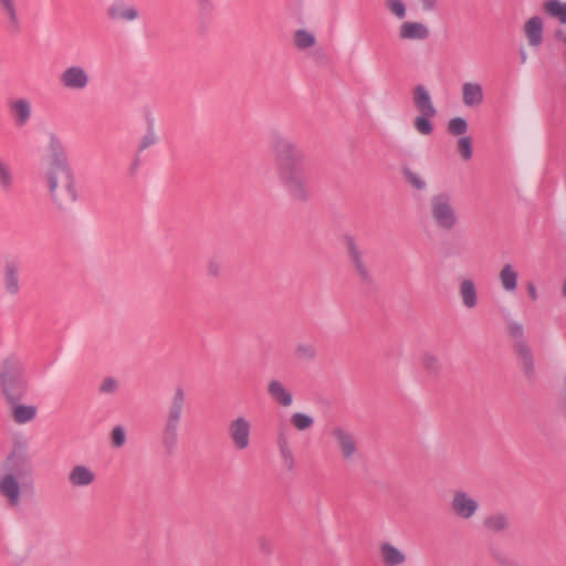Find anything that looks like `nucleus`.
<instances>
[{
    "label": "nucleus",
    "instance_id": "obj_15",
    "mask_svg": "<svg viewBox=\"0 0 566 566\" xmlns=\"http://www.w3.org/2000/svg\"><path fill=\"white\" fill-rule=\"evenodd\" d=\"M412 104L417 114L427 116H436L438 114L429 91L421 84L412 90Z\"/></svg>",
    "mask_w": 566,
    "mask_h": 566
},
{
    "label": "nucleus",
    "instance_id": "obj_39",
    "mask_svg": "<svg viewBox=\"0 0 566 566\" xmlns=\"http://www.w3.org/2000/svg\"><path fill=\"white\" fill-rule=\"evenodd\" d=\"M468 130V122L463 117H453L448 122V132L454 136H461Z\"/></svg>",
    "mask_w": 566,
    "mask_h": 566
},
{
    "label": "nucleus",
    "instance_id": "obj_16",
    "mask_svg": "<svg viewBox=\"0 0 566 566\" xmlns=\"http://www.w3.org/2000/svg\"><path fill=\"white\" fill-rule=\"evenodd\" d=\"M2 283L7 295L15 296L20 293V268L14 261H7L4 263Z\"/></svg>",
    "mask_w": 566,
    "mask_h": 566
},
{
    "label": "nucleus",
    "instance_id": "obj_38",
    "mask_svg": "<svg viewBox=\"0 0 566 566\" xmlns=\"http://www.w3.org/2000/svg\"><path fill=\"white\" fill-rule=\"evenodd\" d=\"M295 354L300 359L311 361L316 358L317 350L315 346L310 343H300L296 345Z\"/></svg>",
    "mask_w": 566,
    "mask_h": 566
},
{
    "label": "nucleus",
    "instance_id": "obj_35",
    "mask_svg": "<svg viewBox=\"0 0 566 566\" xmlns=\"http://www.w3.org/2000/svg\"><path fill=\"white\" fill-rule=\"evenodd\" d=\"M291 424L298 431H305L314 426V418L304 412H294L291 416Z\"/></svg>",
    "mask_w": 566,
    "mask_h": 566
},
{
    "label": "nucleus",
    "instance_id": "obj_47",
    "mask_svg": "<svg viewBox=\"0 0 566 566\" xmlns=\"http://www.w3.org/2000/svg\"><path fill=\"white\" fill-rule=\"evenodd\" d=\"M420 3H421V7H422V10L428 12V11H431L436 8L437 6V0H420Z\"/></svg>",
    "mask_w": 566,
    "mask_h": 566
},
{
    "label": "nucleus",
    "instance_id": "obj_6",
    "mask_svg": "<svg viewBox=\"0 0 566 566\" xmlns=\"http://www.w3.org/2000/svg\"><path fill=\"white\" fill-rule=\"evenodd\" d=\"M329 437L344 462L354 463L360 457L359 438L348 426H333L329 430Z\"/></svg>",
    "mask_w": 566,
    "mask_h": 566
},
{
    "label": "nucleus",
    "instance_id": "obj_11",
    "mask_svg": "<svg viewBox=\"0 0 566 566\" xmlns=\"http://www.w3.org/2000/svg\"><path fill=\"white\" fill-rule=\"evenodd\" d=\"M346 252L349 259V262L356 273V275L365 283L371 282L370 271L364 260V255L361 250L359 249L355 238L350 234H346L343 238Z\"/></svg>",
    "mask_w": 566,
    "mask_h": 566
},
{
    "label": "nucleus",
    "instance_id": "obj_31",
    "mask_svg": "<svg viewBox=\"0 0 566 566\" xmlns=\"http://www.w3.org/2000/svg\"><path fill=\"white\" fill-rule=\"evenodd\" d=\"M543 8L549 17L556 18L560 23L566 24V2L547 0L544 2Z\"/></svg>",
    "mask_w": 566,
    "mask_h": 566
},
{
    "label": "nucleus",
    "instance_id": "obj_48",
    "mask_svg": "<svg viewBox=\"0 0 566 566\" xmlns=\"http://www.w3.org/2000/svg\"><path fill=\"white\" fill-rule=\"evenodd\" d=\"M527 293H528V296L533 300V301H536L537 297H538V293H537V289L535 286L534 283L530 282L527 284Z\"/></svg>",
    "mask_w": 566,
    "mask_h": 566
},
{
    "label": "nucleus",
    "instance_id": "obj_29",
    "mask_svg": "<svg viewBox=\"0 0 566 566\" xmlns=\"http://www.w3.org/2000/svg\"><path fill=\"white\" fill-rule=\"evenodd\" d=\"M292 42L297 50L305 51L316 44V36L306 29H296L293 33Z\"/></svg>",
    "mask_w": 566,
    "mask_h": 566
},
{
    "label": "nucleus",
    "instance_id": "obj_33",
    "mask_svg": "<svg viewBox=\"0 0 566 566\" xmlns=\"http://www.w3.org/2000/svg\"><path fill=\"white\" fill-rule=\"evenodd\" d=\"M434 116H427V115H422V114H417V116L412 120L413 129L419 135L430 136L433 133V130H434V126H433V124L431 122V119Z\"/></svg>",
    "mask_w": 566,
    "mask_h": 566
},
{
    "label": "nucleus",
    "instance_id": "obj_51",
    "mask_svg": "<svg viewBox=\"0 0 566 566\" xmlns=\"http://www.w3.org/2000/svg\"><path fill=\"white\" fill-rule=\"evenodd\" d=\"M562 293H563V296L566 298V277L563 281Z\"/></svg>",
    "mask_w": 566,
    "mask_h": 566
},
{
    "label": "nucleus",
    "instance_id": "obj_17",
    "mask_svg": "<svg viewBox=\"0 0 566 566\" xmlns=\"http://www.w3.org/2000/svg\"><path fill=\"white\" fill-rule=\"evenodd\" d=\"M379 557L384 566H401L407 562V554L388 541L378 546Z\"/></svg>",
    "mask_w": 566,
    "mask_h": 566
},
{
    "label": "nucleus",
    "instance_id": "obj_28",
    "mask_svg": "<svg viewBox=\"0 0 566 566\" xmlns=\"http://www.w3.org/2000/svg\"><path fill=\"white\" fill-rule=\"evenodd\" d=\"M485 528L493 533H501L509 528L510 517L502 512L490 514L483 522Z\"/></svg>",
    "mask_w": 566,
    "mask_h": 566
},
{
    "label": "nucleus",
    "instance_id": "obj_25",
    "mask_svg": "<svg viewBox=\"0 0 566 566\" xmlns=\"http://www.w3.org/2000/svg\"><path fill=\"white\" fill-rule=\"evenodd\" d=\"M517 280L518 273L515 266L511 263L504 264L499 272V281L503 291L514 293L517 289Z\"/></svg>",
    "mask_w": 566,
    "mask_h": 566
},
{
    "label": "nucleus",
    "instance_id": "obj_23",
    "mask_svg": "<svg viewBox=\"0 0 566 566\" xmlns=\"http://www.w3.org/2000/svg\"><path fill=\"white\" fill-rule=\"evenodd\" d=\"M420 364L424 374L430 378H438L442 373V361L440 357L431 350H426L421 354Z\"/></svg>",
    "mask_w": 566,
    "mask_h": 566
},
{
    "label": "nucleus",
    "instance_id": "obj_10",
    "mask_svg": "<svg viewBox=\"0 0 566 566\" xmlns=\"http://www.w3.org/2000/svg\"><path fill=\"white\" fill-rule=\"evenodd\" d=\"M252 424L243 416L233 418L228 426V436L234 449L242 451L250 447Z\"/></svg>",
    "mask_w": 566,
    "mask_h": 566
},
{
    "label": "nucleus",
    "instance_id": "obj_27",
    "mask_svg": "<svg viewBox=\"0 0 566 566\" xmlns=\"http://www.w3.org/2000/svg\"><path fill=\"white\" fill-rule=\"evenodd\" d=\"M185 406V391L181 387L175 389L166 419L180 422Z\"/></svg>",
    "mask_w": 566,
    "mask_h": 566
},
{
    "label": "nucleus",
    "instance_id": "obj_49",
    "mask_svg": "<svg viewBox=\"0 0 566 566\" xmlns=\"http://www.w3.org/2000/svg\"><path fill=\"white\" fill-rule=\"evenodd\" d=\"M208 273L210 275H218L219 274V265L216 262H210L208 265Z\"/></svg>",
    "mask_w": 566,
    "mask_h": 566
},
{
    "label": "nucleus",
    "instance_id": "obj_45",
    "mask_svg": "<svg viewBox=\"0 0 566 566\" xmlns=\"http://www.w3.org/2000/svg\"><path fill=\"white\" fill-rule=\"evenodd\" d=\"M156 142H157L156 133L154 132L153 128H149L147 130V133L140 139L139 149L140 150H145L148 147H150L154 144H156Z\"/></svg>",
    "mask_w": 566,
    "mask_h": 566
},
{
    "label": "nucleus",
    "instance_id": "obj_50",
    "mask_svg": "<svg viewBox=\"0 0 566 566\" xmlns=\"http://www.w3.org/2000/svg\"><path fill=\"white\" fill-rule=\"evenodd\" d=\"M499 562H500V564H501L502 566H523V565H521V564H518V563H515V562H507V560H504V559H500Z\"/></svg>",
    "mask_w": 566,
    "mask_h": 566
},
{
    "label": "nucleus",
    "instance_id": "obj_14",
    "mask_svg": "<svg viewBox=\"0 0 566 566\" xmlns=\"http://www.w3.org/2000/svg\"><path fill=\"white\" fill-rule=\"evenodd\" d=\"M22 398L23 397H15L13 400H6L9 406L10 415L18 424L31 422L35 419L38 413V408L34 405L22 403Z\"/></svg>",
    "mask_w": 566,
    "mask_h": 566
},
{
    "label": "nucleus",
    "instance_id": "obj_44",
    "mask_svg": "<svg viewBox=\"0 0 566 566\" xmlns=\"http://www.w3.org/2000/svg\"><path fill=\"white\" fill-rule=\"evenodd\" d=\"M118 389V381L113 377H106L103 379L99 391L103 394H114Z\"/></svg>",
    "mask_w": 566,
    "mask_h": 566
},
{
    "label": "nucleus",
    "instance_id": "obj_19",
    "mask_svg": "<svg viewBox=\"0 0 566 566\" xmlns=\"http://www.w3.org/2000/svg\"><path fill=\"white\" fill-rule=\"evenodd\" d=\"M461 101L469 108L480 107L484 101V91L478 82H464L461 85Z\"/></svg>",
    "mask_w": 566,
    "mask_h": 566
},
{
    "label": "nucleus",
    "instance_id": "obj_9",
    "mask_svg": "<svg viewBox=\"0 0 566 566\" xmlns=\"http://www.w3.org/2000/svg\"><path fill=\"white\" fill-rule=\"evenodd\" d=\"M451 511L461 520L472 518L479 511V500L464 490H455L450 502Z\"/></svg>",
    "mask_w": 566,
    "mask_h": 566
},
{
    "label": "nucleus",
    "instance_id": "obj_40",
    "mask_svg": "<svg viewBox=\"0 0 566 566\" xmlns=\"http://www.w3.org/2000/svg\"><path fill=\"white\" fill-rule=\"evenodd\" d=\"M403 176L412 188L419 191H422L427 188L426 180L416 171L407 168L403 170Z\"/></svg>",
    "mask_w": 566,
    "mask_h": 566
},
{
    "label": "nucleus",
    "instance_id": "obj_3",
    "mask_svg": "<svg viewBox=\"0 0 566 566\" xmlns=\"http://www.w3.org/2000/svg\"><path fill=\"white\" fill-rule=\"evenodd\" d=\"M44 179L50 199L57 208L66 209L77 200L76 179L71 165L46 167Z\"/></svg>",
    "mask_w": 566,
    "mask_h": 566
},
{
    "label": "nucleus",
    "instance_id": "obj_1",
    "mask_svg": "<svg viewBox=\"0 0 566 566\" xmlns=\"http://www.w3.org/2000/svg\"><path fill=\"white\" fill-rule=\"evenodd\" d=\"M276 178L281 187L296 202L311 198L308 176L304 166V153L290 138L277 136L273 142Z\"/></svg>",
    "mask_w": 566,
    "mask_h": 566
},
{
    "label": "nucleus",
    "instance_id": "obj_41",
    "mask_svg": "<svg viewBox=\"0 0 566 566\" xmlns=\"http://www.w3.org/2000/svg\"><path fill=\"white\" fill-rule=\"evenodd\" d=\"M0 6L3 9L9 22L12 25H18V13L14 0H0Z\"/></svg>",
    "mask_w": 566,
    "mask_h": 566
},
{
    "label": "nucleus",
    "instance_id": "obj_42",
    "mask_svg": "<svg viewBox=\"0 0 566 566\" xmlns=\"http://www.w3.org/2000/svg\"><path fill=\"white\" fill-rule=\"evenodd\" d=\"M458 151L464 160L472 157V139L469 136H462L457 142Z\"/></svg>",
    "mask_w": 566,
    "mask_h": 566
},
{
    "label": "nucleus",
    "instance_id": "obj_24",
    "mask_svg": "<svg viewBox=\"0 0 566 566\" xmlns=\"http://www.w3.org/2000/svg\"><path fill=\"white\" fill-rule=\"evenodd\" d=\"M10 109L18 126H24L31 118V103L27 98L11 101Z\"/></svg>",
    "mask_w": 566,
    "mask_h": 566
},
{
    "label": "nucleus",
    "instance_id": "obj_2",
    "mask_svg": "<svg viewBox=\"0 0 566 566\" xmlns=\"http://www.w3.org/2000/svg\"><path fill=\"white\" fill-rule=\"evenodd\" d=\"M9 470L0 474V497L10 510H19L35 496L34 469L25 448H14L7 458Z\"/></svg>",
    "mask_w": 566,
    "mask_h": 566
},
{
    "label": "nucleus",
    "instance_id": "obj_32",
    "mask_svg": "<svg viewBox=\"0 0 566 566\" xmlns=\"http://www.w3.org/2000/svg\"><path fill=\"white\" fill-rule=\"evenodd\" d=\"M14 185V175L11 166L0 156V189L9 192Z\"/></svg>",
    "mask_w": 566,
    "mask_h": 566
},
{
    "label": "nucleus",
    "instance_id": "obj_36",
    "mask_svg": "<svg viewBox=\"0 0 566 566\" xmlns=\"http://www.w3.org/2000/svg\"><path fill=\"white\" fill-rule=\"evenodd\" d=\"M516 353L522 360L524 371L527 375H532L534 371L535 365H534V359H533V355H532L530 347L527 345L521 344L520 349H516Z\"/></svg>",
    "mask_w": 566,
    "mask_h": 566
},
{
    "label": "nucleus",
    "instance_id": "obj_5",
    "mask_svg": "<svg viewBox=\"0 0 566 566\" xmlns=\"http://www.w3.org/2000/svg\"><path fill=\"white\" fill-rule=\"evenodd\" d=\"M0 388L6 400L23 397L28 381L23 363L15 356L6 357L0 364Z\"/></svg>",
    "mask_w": 566,
    "mask_h": 566
},
{
    "label": "nucleus",
    "instance_id": "obj_26",
    "mask_svg": "<svg viewBox=\"0 0 566 566\" xmlns=\"http://www.w3.org/2000/svg\"><path fill=\"white\" fill-rule=\"evenodd\" d=\"M179 423L178 421H172L166 419L164 431H163V446L168 452H172L178 443V432H179Z\"/></svg>",
    "mask_w": 566,
    "mask_h": 566
},
{
    "label": "nucleus",
    "instance_id": "obj_43",
    "mask_svg": "<svg viewBox=\"0 0 566 566\" xmlns=\"http://www.w3.org/2000/svg\"><path fill=\"white\" fill-rule=\"evenodd\" d=\"M111 441L114 448H122L126 443V432L122 426H116L112 429Z\"/></svg>",
    "mask_w": 566,
    "mask_h": 566
},
{
    "label": "nucleus",
    "instance_id": "obj_12",
    "mask_svg": "<svg viewBox=\"0 0 566 566\" xmlns=\"http://www.w3.org/2000/svg\"><path fill=\"white\" fill-rule=\"evenodd\" d=\"M457 293L461 305L465 310H474L479 305L478 284L474 279L468 275L458 277Z\"/></svg>",
    "mask_w": 566,
    "mask_h": 566
},
{
    "label": "nucleus",
    "instance_id": "obj_22",
    "mask_svg": "<svg viewBox=\"0 0 566 566\" xmlns=\"http://www.w3.org/2000/svg\"><path fill=\"white\" fill-rule=\"evenodd\" d=\"M543 29L544 22L543 19L538 15L532 17L525 22L524 33L528 45L536 48L542 44Z\"/></svg>",
    "mask_w": 566,
    "mask_h": 566
},
{
    "label": "nucleus",
    "instance_id": "obj_4",
    "mask_svg": "<svg viewBox=\"0 0 566 566\" xmlns=\"http://www.w3.org/2000/svg\"><path fill=\"white\" fill-rule=\"evenodd\" d=\"M428 214L432 224L443 232H451L460 224L455 198L449 190H439L430 196Z\"/></svg>",
    "mask_w": 566,
    "mask_h": 566
},
{
    "label": "nucleus",
    "instance_id": "obj_7",
    "mask_svg": "<svg viewBox=\"0 0 566 566\" xmlns=\"http://www.w3.org/2000/svg\"><path fill=\"white\" fill-rule=\"evenodd\" d=\"M59 82L66 91L83 92L88 87L91 76L83 65L71 64L62 70L59 75Z\"/></svg>",
    "mask_w": 566,
    "mask_h": 566
},
{
    "label": "nucleus",
    "instance_id": "obj_30",
    "mask_svg": "<svg viewBox=\"0 0 566 566\" xmlns=\"http://www.w3.org/2000/svg\"><path fill=\"white\" fill-rule=\"evenodd\" d=\"M276 443L284 467L289 470L294 469L295 458L286 437L284 434H279Z\"/></svg>",
    "mask_w": 566,
    "mask_h": 566
},
{
    "label": "nucleus",
    "instance_id": "obj_18",
    "mask_svg": "<svg viewBox=\"0 0 566 566\" xmlns=\"http://www.w3.org/2000/svg\"><path fill=\"white\" fill-rule=\"evenodd\" d=\"M67 481L73 488H88L96 481V473L86 464H75L67 474Z\"/></svg>",
    "mask_w": 566,
    "mask_h": 566
},
{
    "label": "nucleus",
    "instance_id": "obj_34",
    "mask_svg": "<svg viewBox=\"0 0 566 566\" xmlns=\"http://www.w3.org/2000/svg\"><path fill=\"white\" fill-rule=\"evenodd\" d=\"M507 333L514 340L515 350L520 349V345H527L525 342V328L518 321H510L507 323Z\"/></svg>",
    "mask_w": 566,
    "mask_h": 566
},
{
    "label": "nucleus",
    "instance_id": "obj_20",
    "mask_svg": "<svg viewBox=\"0 0 566 566\" xmlns=\"http://www.w3.org/2000/svg\"><path fill=\"white\" fill-rule=\"evenodd\" d=\"M107 15L115 21L132 22L138 18L139 13L134 6L117 0L108 7Z\"/></svg>",
    "mask_w": 566,
    "mask_h": 566
},
{
    "label": "nucleus",
    "instance_id": "obj_8",
    "mask_svg": "<svg viewBox=\"0 0 566 566\" xmlns=\"http://www.w3.org/2000/svg\"><path fill=\"white\" fill-rule=\"evenodd\" d=\"M44 150L46 167H62L71 165L67 157L65 145L62 138L56 133H46Z\"/></svg>",
    "mask_w": 566,
    "mask_h": 566
},
{
    "label": "nucleus",
    "instance_id": "obj_46",
    "mask_svg": "<svg viewBox=\"0 0 566 566\" xmlns=\"http://www.w3.org/2000/svg\"><path fill=\"white\" fill-rule=\"evenodd\" d=\"M259 547H260V551L266 555L272 553V544L270 543L269 539H266L264 537H261L259 539Z\"/></svg>",
    "mask_w": 566,
    "mask_h": 566
},
{
    "label": "nucleus",
    "instance_id": "obj_52",
    "mask_svg": "<svg viewBox=\"0 0 566 566\" xmlns=\"http://www.w3.org/2000/svg\"><path fill=\"white\" fill-rule=\"evenodd\" d=\"M525 60H526V55L522 54V62H525Z\"/></svg>",
    "mask_w": 566,
    "mask_h": 566
},
{
    "label": "nucleus",
    "instance_id": "obj_13",
    "mask_svg": "<svg viewBox=\"0 0 566 566\" xmlns=\"http://www.w3.org/2000/svg\"><path fill=\"white\" fill-rule=\"evenodd\" d=\"M397 35L400 41L423 42L429 39L430 29L421 21L406 20L399 24Z\"/></svg>",
    "mask_w": 566,
    "mask_h": 566
},
{
    "label": "nucleus",
    "instance_id": "obj_37",
    "mask_svg": "<svg viewBox=\"0 0 566 566\" xmlns=\"http://www.w3.org/2000/svg\"><path fill=\"white\" fill-rule=\"evenodd\" d=\"M385 6L398 20L406 21L407 6L402 0H385Z\"/></svg>",
    "mask_w": 566,
    "mask_h": 566
},
{
    "label": "nucleus",
    "instance_id": "obj_21",
    "mask_svg": "<svg viewBox=\"0 0 566 566\" xmlns=\"http://www.w3.org/2000/svg\"><path fill=\"white\" fill-rule=\"evenodd\" d=\"M268 394L281 407L289 408L294 402L292 391L279 379L269 381Z\"/></svg>",
    "mask_w": 566,
    "mask_h": 566
}]
</instances>
